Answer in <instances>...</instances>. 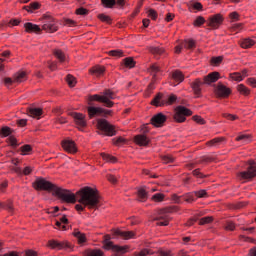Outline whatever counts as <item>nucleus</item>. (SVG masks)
Listing matches in <instances>:
<instances>
[{
	"label": "nucleus",
	"instance_id": "nucleus-42",
	"mask_svg": "<svg viewBox=\"0 0 256 256\" xmlns=\"http://www.w3.org/2000/svg\"><path fill=\"white\" fill-rule=\"evenodd\" d=\"M161 71V68L157 64H152L150 66V73L153 75L154 79L157 77V73Z\"/></svg>",
	"mask_w": 256,
	"mask_h": 256
},
{
	"label": "nucleus",
	"instance_id": "nucleus-46",
	"mask_svg": "<svg viewBox=\"0 0 256 256\" xmlns=\"http://www.w3.org/2000/svg\"><path fill=\"white\" fill-rule=\"evenodd\" d=\"M236 141H244V143H249L251 141V135L249 134H242L236 137Z\"/></svg>",
	"mask_w": 256,
	"mask_h": 256
},
{
	"label": "nucleus",
	"instance_id": "nucleus-60",
	"mask_svg": "<svg viewBox=\"0 0 256 256\" xmlns=\"http://www.w3.org/2000/svg\"><path fill=\"white\" fill-rule=\"evenodd\" d=\"M76 15H89V10L84 7H80L76 9Z\"/></svg>",
	"mask_w": 256,
	"mask_h": 256
},
{
	"label": "nucleus",
	"instance_id": "nucleus-54",
	"mask_svg": "<svg viewBox=\"0 0 256 256\" xmlns=\"http://www.w3.org/2000/svg\"><path fill=\"white\" fill-rule=\"evenodd\" d=\"M231 79H233V81H243L244 76L241 75V73L239 72H235L230 74Z\"/></svg>",
	"mask_w": 256,
	"mask_h": 256
},
{
	"label": "nucleus",
	"instance_id": "nucleus-64",
	"mask_svg": "<svg viewBox=\"0 0 256 256\" xmlns=\"http://www.w3.org/2000/svg\"><path fill=\"white\" fill-rule=\"evenodd\" d=\"M7 141L11 147H17V138L10 136Z\"/></svg>",
	"mask_w": 256,
	"mask_h": 256
},
{
	"label": "nucleus",
	"instance_id": "nucleus-48",
	"mask_svg": "<svg viewBox=\"0 0 256 256\" xmlns=\"http://www.w3.org/2000/svg\"><path fill=\"white\" fill-rule=\"evenodd\" d=\"M205 23V18L203 16H198L194 22L193 25L194 27H201V25H204Z\"/></svg>",
	"mask_w": 256,
	"mask_h": 256
},
{
	"label": "nucleus",
	"instance_id": "nucleus-21",
	"mask_svg": "<svg viewBox=\"0 0 256 256\" xmlns=\"http://www.w3.org/2000/svg\"><path fill=\"white\" fill-rule=\"evenodd\" d=\"M151 190L147 187H142L138 190V200L141 201L142 203H145L147 199H149V193Z\"/></svg>",
	"mask_w": 256,
	"mask_h": 256
},
{
	"label": "nucleus",
	"instance_id": "nucleus-29",
	"mask_svg": "<svg viewBox=\"0 0 256 256\" xmlns=\"http://www.w3.org/2000/svg\"><path fill=\"white\" fill-rule=\"evenodd\" d=\"M229 31H231L232 33H239L241 31H246L245 24L243 23L232 24V26L229 28Z\"/></svg>",
	"mask_w": 256,
	"mask_h": 256
},
{
	"label": "nucleus",
	"instance_id": "nucleus-5",
	"mask_svg": "<svg viewBox=\"0 0 256 256\" xmlns=\"http://www.w3.org/2000/svg\"><path fill=\"white\" fill-rule=\"evenodd\" d=\"M175 101H177V95L175 94L167 96L163 93H158L151 101V105H154V107H163L165 105H173Z\"/></svg>",
	"mask_w": 256,
	"mask_h": 256
},
{
	"label": "nucleus",
	"instance_id": "nucleus-14",
	"mask_svg": "<svg viewBox=\"0 0 256 256\" xmlns=\"http://www.w3.org/2000/svg\"><path fill=\"white\" fill-rule=\"evenodd\" d=\"M49 246L52 249H58L59 251H61L63 249H64V251H68V249H73V246H71V244L67 241L59 242L57 240H50Z\"/></svg>",
	"mask_w": 256,
	"mask_h": 256
},
{
	"label": "nucleus",
	"instance_id": "nucleus-53",
	"mask_svg": "<svg viewBox=\"0 0 256 256\" xmlns=\"http://www.w3.org/2000/svg\"><path fill=\"white\" fill-rule=\"evenodd\" d=\"M54 55L57 59L60 60L61 63L65 61V54L61 50H54Z\"/></svg>",
	"mask_w": 256,
	"mask_h": 256
},
{
	"label": "nucleus",
	"instance_id": "nucleus-24",
	"mask_svg": "<svg viewBox=\"0 0 256 256\" xmlns=\"http://www.w3.org/2000/svg\"><path fill=\"white\" fill-rule=\"evenodd\" d=\"M148 49L156 58L161 57V55H165V49L163 47L150 46Z\"/></svg>",
	"mask_w": 256,
	"mask_h": 256
},
{
	"label": "nucleus",
	"instance_id": "nucleus-19",
	"mask_svg": "<svg viewBox=\"0 0 256 256\" xmlns=\"http://www.w3.org/2000/svg\"><path fill=\"white\" fill-rule=\"evenodd\" d=\"M134 141L136 145L140 147H147L149 145V139L145 134H139L134 137Z\"/></svg>",
	"mask_w": 256,
	"mask_h": 256
},
{
	"label": "nucleus",
	"instance_id": "nucleus-20",
	"mask_svg": "<svg viewBox=\"0 0 256 256\" xmlns=\"http://www.w3.org/2000/svg\"><path fill=\"white\" fill-rule=\"evenodd\" d=\"M216 94L218 95V97H229V95L231 94V90L223 84H218L216 88Z\"/></svg>",
	"mask_w": 256,
	"mask_h": 256
},
{
	"label": "nucleus",
	"instance_id": "nucleus-63",
	"mask_svg": "<svg viewBox=\"0 0 256 256\" xmlns=\"http://www.w3.org/2000/svg\"><path fill=\"white\" fill-rule=\"evenodd\" d=\"M156 256H172L171 251L169 250H159L156 253Z\"/></svg>",
	"mask_w": 256,
	"mask_h": 256
},
{
	"label": "nucleus",
	"instance_id": "nucleus-38",
	"mask_svg": "<svg viewBox=\"0 0 256 256\" xmlns=\"http://www.w3.org/2000/svg\"><path fill=\"white\" fill-rule=\"evenodd\" d=\"M98 19H100L102 23H107L108 25H111V23L113 22V19H111L109 15H105V14H99Z\"/></svg>",
	"mask_w": 256,
	"mask_h": 256
},
{
	"label": "nucleus",
	"instance_id": "nucleus-49",
	"mask_svg": "<svg viewBox=\"0 0 256 256\" xmlns=\"http://www.w3.org/2000/svg\"><path fill=\"white\" fill-rule=\"evenodd\" d=\"M229 19H230L232 22L240 21V20H241V15H239V12L234 11V12H231V13L229 14Z\"/></svg>",
	"mask_w": 256,
	"mask_h": 256
},
{
	"label": "nucleus",
	"instance_id": "nucleus-18",
	"mask_svg": "<svg viewBox=\"0 0 256 256\" xmlns=\"http://www.w3.org/2000/svg\"><path fill=\"white\" fill-rule=\"evenodd\" d=\"M62 147L67 153H75L77 151V146L73 140H64L62 141Z\"/></svg>",
	"mask_w": 256,
	"mask_h": 256
},
{
	"label": "nucleus",
	"instance_id": "nucleus-58",
	"mask_svg": "<svg viewBox=\"0 0 256 256\" xmlns=\"http://www.w3.org/2000/svg\"><path fill=\"white\" fill-rule=\"evenodd\" d=\"M211 221H213V217L206 216L200 219L199 225H207V223H211Z\"/></svg>",
	"mask_w": 256,
	"mask_h": 256
},
{
	"label": "nucleus",
	"instance_id": "nucleus-23",
	"mask_svg": "<svg viewBox=\"0 0 256 256\" xmlns=\"http://www.w3.org/2000/svg\"><path fill=\"white\" fill-rule=\"evenodd\" d=\"M28 115L30 117H33V119H41V116L43 115V110L41 108H29L28 109Z\"/></svg>",
	"mask_w": 256,
	"mask_h": 256
},
{
	"label": "nucleus",
	"instance_id": "nucleus-41",
	"mask_svg": "<svg viewBox=\"0 0 256 256\" xmlns=\"http://www.w3.org/2000/svg\"><path fill=\"white\" fill-rule=\"evenodd\" d=\"M237 90L239 93H241V95H249V93H251V90H249V88L243 84L238 85Z\"/></svg>",
	"mask_w": 256,
	"mask_h": 256
},
{
	"label": "nucleus",
	"instance_id": "nucleus-27",
	"mask_svg": "<svg viewBox=\"0 0 256 256\" xmlns=\"http://www.w3.org/2000/svg\"><path fill=\"white\" fill-rule=\"evenodd\" d=\"M225 143V138L220 137V138H214L206 143L208 147H220V145H223Z\"/></svg>",
	"mask_w": 256,
	"mask_h": 256
},
{
	"label": "nucleus",
	"instance_id": "nucleus-57",
	"mask_svg": "<svg viewBox=\"0 0 256 256\" xmlns=\"http://www.w3.org/2000/svg\"><path fill=\"white\" fill-rule=\"evenodd\" d=\"M194 195H195L196 199L197 198L203 199V198L207 197V191H205V190L196 191V192H194Z\"/></svg>",
	"mask_w": 256,
	"mask_h": 256
},
{
	"label": "nucleus",
	"instance_id": "nucleus-26",
	"mask_svg": "<svg viewBox=\"0 0 256 256\" xmlns=\"http://www.w3.org/2000/svg\"><path fill=\"white\" fill-rule=\"evenodd\" d=\"M90 73L95 75V77H102L105 73V67L103 66H94L90 69Z\"/></svg>",
	"mask_w": 256,
	"mask_h": 256
},
{
	"label": "nucleus",
	"instance_id": "nucleus-37",
	"mask_svg": "<svg viewBox=\"0 0 256 256\" xmlns=\"http://www.w3.org/2000/svg\"><path fill=\"white\" fill-rule=\"evenodd\" d=\"M21 155H29L31 151H33V148L31 145L26 144L20 147Z\"/></svg>",
	"mask_w": 256,
	"mask_h": 256
},
{
	"label": "nucleus",
	"instance_id": "nucleus-25",
	"mask_svg": "<svg viewBox=\"0 0 256 256\" xmlns=\"http://www.w3.org/2000/svg\"><path fill=\"white\" fill-rule=\"evenodd\" d=\"M115 235L122 237L123 239H135V232L133 231H121L117 230Z\"/></svg>",
	"mask_w": 256,
	"mask_h": 256
},
{
	"label": "nucleus",
	"instance_id": "nucleus-39",
	"mask_svg": "<svg viewBox=\"0 0 256 256\" xmlns=\"http://www.w3.org/2000/svg\"><path fill=\"white\" fill-rule=\"evenodd\" d=\"M21 25V19H17V18H12L9 20V22L6 24V27H10V28H13V27H17Z\"/></svg>",
	"mask_w": 256,
	"mask_h": 256
},
{
	"label": "nucleus",
	"instance_id": "nucleus-62",
	"mask_svg": "<svg viewBox=\"0 0 256 256\" xmlns=\"http://www.w3.org/2000/svg\"><path fill=\"white\" fill-rule=\"evenodd\" d=\"M192 8H194L195 11H203V4H201V2H193Z\"/></svg>",
	"mask_w": 256,
	"mask_h": 256
},
{
	"label": "nucleus",
	"instance_id": "nucleus-2",
	"mask_svg": "<svg viewBox=\"0 0 256 256\" xmlns=\"http://www.w3.org/2000/svg\"><path fill=\"white\" fill-rule=\"evenodd\" d=\"M41 20L43 21L42 29L37 24H33L31 22H26L24 24V29L26 33H41V31H51L55 33L59 31V25L55 21V18L51 16V14L46 13L43 14Z\"/></svg>",
	"mask_w": 256,
	"mask_h": 256
},
{
	"label": "nucleus",
	"instance_id": "nucleus-51",
	"mask_svg": "<svg viewBox=\"0 0 256 256\" xmlns=\"http://www.w3.org/2000/svg\"><path fill=\"white\" fill-rule=\"evenodd\" d=\"M66 81L69 85V87H75L77 81L75 80V77H73V75L68 74L66 77Z\"/></svg>",
	"mask_w": 256,
	"mask_h": 256
},
{
	"label": "nucleus",
	"instance_id": "nucleus-56",
	"mask_svg": "<svg viewBox=\"0 0 256 256\" xmlns=\"http://www.w3.org/2000/svg\"><path fill=\"white\" fill-rule=\"evenodd\" d=\"M163 163H173L175 161V157L171 156V154H167L162 156Z\"/></svg>",
	"mask_w": 256,
	"mask_h": 256
},
{
	"label": "nucleus",
	"instance_id": "nucleus-10",
	"mask_svg": "<svg viewBox=\"0 0 256 256\" xmlns=\"http://www.w3.org/2000/svg\"><path fill=\"white\" fill-rule=\"evenodd\" d=\"M88 115L90 119H93V117H108V115H112V110H107L102 107H95V106H89L87 108Z\"/></svg>",
	"mask_w": 256,
	"mask_h": 256
},
{
	"label": "nucleus",
	"instance_id": "nucleus-40",
	"mask_svg": "<svg viewBox=\"0 0 256 256\" xmlns=\"http://www.w3.org/2000/svg\"><path fill=\"white\" fill-rule=\"evenodd\" d=\"M123 63L125 67H128L129 69H133V67H135V60H133L131 57L125 58Z\"/></svg>",
	"mask_w": 256,
	"mask_h": 256
},
{
	"label": "nucleus",
	"instance_id": "nucleus-9",
	"mask_svg": "<svg viewBox=\"0 0 256 256\" xmlns=\"http://www.w3.org/2000/svg\"><path fill=\"white\" fill-rule=\"evenodd\" d=\"M97 127L100 131H103L107 137H113L116 135L115 126L111 125V123L105 119H98Z\"/></svg>",
	"mask_w": 256,
	"mask_h": 256
},
{
	"label": "nucleus",
	"instance_id": "nucleus-7",
	"mask_svg": "<svg viewBox=\"0 0 256 256\" xmlns=\"http://www.w3.org/2000/svg\"><path fill=\"white\" fill-rule=\"evenodd\" d=\"M33 187H34V189H36V191H52V194H54L55 189H57L56 185L47 181L44 178H37L33 182Z\"/></svg>",
	"mask_w": 256,
	"mask_h": 256
},
{
	"label": "nucleus",
	"instance_id": "nucleus-47",
	"mask_svg": "<svg viewBox=\"0 0 256 256\" xmlns=\"http://www.w3.org/2000/svg\"><path fill=\"white\" fill-rule=\"evenodd\" d=\"M148 17H150L152 21H157V17H159V14L157 13V10L151 8L148 10Z\"/></svg>",
	"mask_w": 256,
	"mask_h": 256
},
{
	"label": "nucleus",
	"instance_id": "nucleus-55",
	"mask_svg": "<svg viewBox=\"0 0 256 256\" xmlns=\"http://www.w3.org/2000/svg\"><path fill=\"white\" fill-rule=\"evenodd\" d=\"M29 9H30L31 13H33V11H37V9H41V3L32 2L29 4Z\"/></svg>",
	"mask_w": 256,
	"mask_h": 256
},
{
	"label": "nucleus",
	"instance_id": "nucleus-43",
	"mask_svg": "<svg viewBox=\"0 0 256 256\" xmlns=\"http://www.w3.org/2000/svg\"><path fill=\"white\" fill-rule=\"evenodd\" d=\"M152 201H155L156 203H161V201H164L165 194L163 193H156L152 196Z\"/></svg>",
	"mask_w": 256,
	"mask_h": 256
},
{
	"label": "nucleus",
	"instance_id": "nucleus-33",
	"mask_svg": "<svg viewBox=\"0 0 256 256\" xmlns=\"http://www.w3.org/2000/svg\"><path fill=\"white\" fill-rule=\"evenodd\" d=\"M61 23L64 25V27H76L77 26V22L73 19H69V18H63L61 20Z\"/></svg>",
	"mask_w": 256,
	"mask_h": 256
},
{
	"label": "nucleus",
	"instance_id": "nucleus-59",
	"mask_svg": "<svg viewBox=\"0 0 256 256\" xmlns=\"http://www.w3.org/2000/svg\"><path fill=\"white\" fill-rule=\"evenodd\" d=\"M150 253L149 249H142L140 252H134L133 256H147Z\"/></svg>",
	"mask_w": 256,
	"mask_h": 256
},
{
	"label": "nucleus",
	"instance_id": "nucleus-16",
	"mask_svg": "<svg viewBox=\"0 0 256 256\" xmlns=\"http://www.w3.org/2000/svg\"><path fill=\"white\" fill-rule=\"evenodd\" d=\"M167 121V116L163 113H158L151 118V123L154 127H163Z\"/></svg>",
	"mask_w": 256,
	"mask_h": 256
},
{
	"label": "nucleus",
	"instance_id": "nucleus-22",
	"mask_svg": "<svg viewBox=\"0 0 256 256\" xmlns=\"http://www.w3.org/2000/svg\"><path fill=\"white\" fill-rule=\"evenodd\" d=\"M182 46L184 49H189L190 51H193L197 47V41L193 38H186L184 41H182Z\"/></svg>",
	"mask_w": 256,
	"mask_h": 256
},
{
	"label": "nucleus",
	"instance_id": "nucleus-44",
	"mask_svg": "<svg viewBox=\"0 0 256 256\" xmlns=\"http://www.w3.org/2000/svg\"><path fill=\"white\" fill-rule=\"evenodd\" d=\"M183 199L186 201V203H193V201L197 199V196H195V192H192L184 196Z\"/></svg>",
	"mask_w": 256,
	"mask_h": 256
},
{
	"label": "nucleus",
	"instance_id": "nucleus-32",
	"mask_svg": "<svg viewBox=\"0 0 256 256\" xmlns=\"http://www.w3.org/2000/svg\"><path fill=\"white\" fill-rule=\"evenodd\" d=\"M101 4L105 9H113L117 4V0H101Z\"/></svg>",
	"mask_w": 256,
	"mask_h": 256
},
{
	"label": "nucleus",
	"instance_id": "nucleus-13",
	"mask_svg": "<svg viewBox=\"0 0 256 256\" xmlns=\"http://www.w3.org/2000/svg\"><path fill=\"white\" fill-rule=\"evenodd\" d=\"M103 243L104 249H112L113 251H116V253H125L127 251V247L113 245L110 235L104 236Z\"/></svg>",
	"mask_w": 256,
	"mask_h": 256
},
{
	"label": "nucleus",
	"instance_id": "nucleus-12",
	"mask_svg": "<svg viewBox=\"0 0 256 256\" xmlns=\"http://www.w3.org/2000/svg\"><path fill=\"white\" fill-rule=\"evenodd\" d=\"M247 165V171L240 172L241 179H253L256 177V162L254 160H249Z\"/></svg>",
	"mask_w": 256,
	"mask_h": 256
},
{
	"label": "nucleus",
	"instance_id": "nucleus-3",
	"mask_svg": "<svg viewBox=\"0 0 256 256\" xmlns=\"http://www.w3.org/2000/svg\"><path fill=\"white\" fill-rule=\"evenodd\" d=\"M117 98V94L111 89H104L100 94H94L89 96V101H97L102 103L108 109H111L115 105L114 99Z\"/></svg>",
	"mask_w": 256,
	"mask_h": 256
},
{
	"label": "nucleus",
	"instance_id": "nucleus-31",
	"mask_svg": "<svg viewBox=\"0 0 256 256\" xmlns=\"http://www.w3.org/2000/svg\"><path fill=\"white\" fill-rule=\"evenodd\" d=\"M253 45H255V41L250 38H246L240 43L242 49H249L250 47H253Z\"/></svg>",
	"mask_w": 256,
	"mask_h": 256
},
{
	"label": "nucleus",
	"instance_id": "nucleus-61",
	"mask_svg": "<svg viewBox=\"0 0 256 256\" xmlns=\"http://www.w3.org/2000/svg\"><path fill=\"white\" fill-rule=\"evenodd\" d=\"M222 61H223V57H222V56L213 57V58L211 59L212 65H219V64L222 63Z\"/></svg>",
	"mask_w": 256,
	"mask_h": 256
},
{
	"label": "nucleus",
	"instance_id": "nucleus-8",
	"mask_svg": "<svg viewBox=\"0 0 256 256\" xmlns=\"http://www.w3.org/2000/svg\"><path fill=\"white\" fill-rule=\"evenodd\" d=\"M191 115H193V111L185 106H178L175 109L174 120L176 123H185L187 121L186 117H191Z\"/></svg>",
	"mask_w": 256,
	"mask_h": 256
},
{
	"label": "nucleus",
	"instance_id": "nucleus-28",
	"mask_svg": "<svg viewBox=\"0 0 256 256\" xmlns=\"http://www.w3.org/2000/svg\"><path fill=\"white\" fill-rule=\"evenodd\" d=\"M0 209H5L8 213H13V211H15L13 201L8 200L6 202H0Z\"/></svg>",
	"mask_w": 256,
	"mask_h": 256
},
{
	"label": "nucleus",
	"instance_id": "nucleus-30",
	"mask_svg": "<svg viewBox=\"0 0 256 256\" xmlns=\"http://www.w3.org/2000/svg\"><path fill=\"white\" fill-rule=\"evenodd\" d=\"M172 78L177 81V83H183V81L185 80V76L183 75V73L179 70H176L172 73Z\"/></svg>",
	"mask_w": 256,
	"mask_h": 256
},
{
	"label": "nucleus",
	"instance_id": "nucleus-34",
	"mask_svg": "<svg viewBox=\"0 0 256 256\" xmlns=\"http://www.w3.org/2000/svg\"><path fill=\"white\" fill-rule=\"evenodd\" d=\"M73 235L78 239V243H85V241H87L85 234L81 233L79 230H75Z\"/></svg>",
	"mask_w": 256,
	"mask_h": 256
},
{
	"label": "nucleus",
	"instance_id": "nucleus-11",
	"mask_svg": "<svg viewBox=\"0 0 256 256\" xmlns=\"http://www.w3.org/2000/svg\"><path fill=\"white\" fill-rule=\"evenodd\" d=\"M223 21H225V17H223V14L218 13L210 16L206 23L211 29H219L223 25Z\"/></svg>",
	"mask_w": 256,
	"mask_h": 256
},
{
	"label": "nucleus",
	"instance_id": "nucleus-1",
	"mask_svg": "<svg viewBox=\"0 0 256 256\" xmlns=\"http://www.w3.org/2000/svg\"><path fill=\"white\" fill-rule=\"evenodd\" d=\"M53 195L64 201V203H80L75 205L78 213L85 211V207L88 209H99V194L97 190L89 186L81 188L76 195L70 190L56 186Z\"/></svg>",
	"mask_w": 256,
	"mask_h": 256
},
{
	"label": "nucleus",
	"instance_id": "nucleus-6",
	"mask_svg": "<svg viewBox=\"0 0 256 256\" xmlns=\"http://www.w3.org/2000/svg\"><path fill=\"white\" fill-rule=\"evenodd\" d=\"M175 211H177V207L175 206L160 210L156 217L157 225L167 227L169 225V213H175Z\"/></svg>",
	"mask_w": 256,
	"mask_h": 256
},
{
	"label": "nucleus",
	"instance_id": "nucleus-4",
	"mask_svg": "<svg viewBox=\"0 0 256 256\" xmlns=\"http://www.w3.org/2000/svg\"><path fill=\"white\" fill-rule=\"evenodd\" d=\"M219 77V72H212L204 77L203 82L200 79H196L191 83L194 94H196L197 97H201V85H211V83H217V81H219Z\"/></svg>",
	"mask_w": 256,
	"mask_h": 256
},
{
	"label": "nucleus",
	"instance_id": "nucleus-36",
	"mask_svg": "<svg viewBox=\"0 0 256 256\" xmlns=\"http://www.w3.org/2000/svg\"><path fill=\"white\" fill-rule=\"evenodd\" d=\"M123 53H124L123 50L117 49V50H110L108 52V55H110V57H116V59H119L121 57H124Z\"/></svg>",
	"mask_w": 256,
	"mask_h": 256
},
{
	"label": "nucleus",
	"instance_id": "nucleus-15",
	"mask_svg": "<svg viewBox=\"0 0 256 256\" xmlns=\"http://www.w3.org/2000/svg\"><path fill=\"white\" fill-rule=\"evenodd\" d=\"M25 77H27V74L25 72L16 73L13 79L5 78L4 83L5 85H13V83H23V81H25Z\"/></svg>",
	"mask_w": 256,
	"mask_h": 256
},
{
	"label": "nucleus",
	"instance_id": "nucleus-52",
	"mask_svg": "<svg viewBox=\"0 0 256 256\" xmlns=\"http://www.w3.org/2000/svg\"><path fill=\"white\" fill-rule=\"evenodd\" d=\"M86 256H103V251L101 250H88Z\"/></svg>",
	"mask_w": 256,
	"mask_h": 256
},
{
	"label": "nucleus",
	"instance_id": "nucleus-35",
	"mask_svg": "<svg viewBox=\"0 0 256 256\" xmlns=\"http://www.w3.org/2000/svg\"><path fill=\"white\" fill-rule=\"evenodd\" d=\"M101 157L107 163H117V158L115 156H111L109 154L102 153Z\"/></svg>",
	"mask_w": 256,
	"mask_h": 256
},
{
	"label": "nucleus",
	"instance_id": "nucleus-17",
	"mask_svg": "<svg viewBox=\"0 0 256 256\" xmlns=\"http://www.w3.org/2000/svg\"><path fill=\"white\" fill-rule=\"evenodd\" d=\"M71 115L75 121V124L80 127V129H83V127H87V119H85L84 114L73 112Z\"/></svg>",
	"mask_w": 256,
	"mask_h": 256
},
{
	"label": "nucleus",
	"instance_id": "nucleus-45",
	"mask_svg": "<svg viewBox=\"0 0 256 256\" xmlns=\"http://www.w3.org/2000/svg\"><path fill=\"white\" fill-rule=\"evenodd\" d=\"M113 143L114 145H117L119 147L121 145H125V143H127V139L120 136L117 138H113Z\"/></svg>",
	"mask_w": 256,
	"mask_h": 256
},
{
	"label": "nucleus",
	"instance_id": "nucleus-50",
	"mask_svg": "<svg viewBox=\"0 0 256 256\" xmlns=\"http://www.w3.org/2000/svg\"><path fill=\"white\" fill-rule=\"evenodd\" d=\"M12 131H11V128L5 126L3 128H1L0 130V135L2 137H9V135H11Z\"/></svg>",
	"mask_w": 256,
	"mask_h": 256
}]
</instances>
